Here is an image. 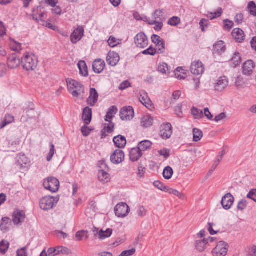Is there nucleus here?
Segmentation results:
<instances>
[{
	"instance_id": "nucleus-58",
	"label": "nucleus",
	"mask_w": 256,
	"mask_h": 256,
	"mask_svg": "<svg viewBox=\"0 0 256 256\" xmlns=\"http://www.w3.org/2000/svg\"><path fill=\"white\" fill-rule=\"evenodd\" d=\"M108 42V45L112 48H114L119 44L118 40H116L115 38L112 36H110L109 38Z\"/></svg>"
},
{
	"instance_id": "nucleus-22",
	"label": "nucleus",
	"mask_w": 256,
	"mask_h": 256,
	"mask_svg": "<svg viewBox=\"0 0 256 256\" xmlns=\"http://www.w3.org/2000/svg\"><path fill=\"white\" fill-rule=\"evenodd\" d=\"M7 63L9 68H16L20 66V60L16 54H12L8 58Z\"/></svg>"
},
{
	"instance_id": "nucleus-3",
	"label": "nucleus",
	"mask_w": 256,
	"mask_h": 256,
	"mask_svg": "<svg viewBox=\"0 0 256 256\" xmlns=\"http://www.w3.org/2000/svg\"><path fill=\"white\" fill-rule=\"evenodd\" d=\"M44 188L52 192L58 191L60 188V182L54 177H48L44 181Z\"/></svg>"
},
{
	"instance_id": "nucleus-25",
	"label": "nucleus",
	"mask_w": 256,
	"mask_h": 256,
	"mask_svg": "<svg viewBox=\"0 0 256 256\" xmlns=\"http://www.w3.org/2000/svg\"><path fill=\"white\" fill-rule=\"evenodd\" d=\"M16 162L20 168H26L29 164L30 160L24 154H20L16 156Z\"/></svg>"
},
{
	"instance_id": "nucleus-10",
	"label": "nucleus",
	"mask_w": 256,
	"mask_h": 256,
	"mask_svg": "<svg viewBox=\"0 0 256 256\" xmlns=\"http://www.w3.org/2000/svg\"><path fill=\"white\" fill-rule=\"evenodd\" d=\"M134 42L138 47L144 48L148 45V40L143 32L138 33L134 38Z\"/></svg>"
},
{
	"instance_id": "nucleus-23",
	"label": "nucleus",
	"mask_w": 256,
	"mask_h": 256,
	"mask_svg": "<svg viewBox=\"0 0 256 256\" xmlns=\"http://www.w3.org/2000/svg\"><path fill=\"white\" fill-rule=\"evenodd\" d=\"M254 67V62L251 60H248L245 62L243 65V71L244 74L250 76L253 72V70Z\"/></svg>"
},
{
	"instance_id": "nucleus-42",
	"label": "nucleus",
	"mask_w": 256,
	"mask_h": 256,
	"mask_svg": "<svg viewBox=\"0 0 256 256\" xmlns=\"http://www.w3.org/2000/svg\"><path fill=\"white\" fill-rule=\"evenodd\" d=\"M174 172L172 168L169 166L166 167L163 171V176L165 179L169 180L170 179L172 174Z\"/></svg>"
},
{
	"instance_id": "nucleus-20",
	"label": "nucleus",
	"mask_w": 256,
	"mask_h": 256,
	"mask_svg": "<svg viewBox=\"0 0 256 256\" xmlns=\"http://www.w3.org/2000/svg\"><path fill=\"white\" fill-rule=\"evenodd\" d=\"M106 66L105 62L102 59L95 60L92 64V69L94 72L100 74L104 70Z\"/></svg>"
},
{
	"instance_id": "nucleus-29",
	"label": "nucleus",
	"mask_w": 256,
	"mask_h": 256,
	"mask_svg": "<svg viewBox=\"0 0 256 256\" xmlns=\"http://www.w3.org/2000/svg\"><path fill=\"white\" fill-rule=\"evenodd\" d=\"M153 120V118L150 116L146 115L141 120V126L145 128H148L152 125Z\"/></svg>"
},
{
	"instance_id": "nucleus-19",
	"label": "nucleus",
	"mask_w": 256,
	"mask_h": 256,
	"mask_svg": "<svg viewBox=\"0 0 256 256\" xmlns=\"http://www.w3.org/2000/svg\"><path fill=\"white\" fill-rule=\"evenodd\" d=\"M232 35L234 39L237 42L241 43L244 40V31L240 28L234 29L232 31Z\"/></svg>"
},
{
	"instance_id": "nucleus-47",
	"label": "nucleus",
	"mask_w": 256,
	"mask_h": 256,
	"mask_svg": "<svg viewBox=\"0 0 256 256\" xmlns=\"http://www.w3.org/2000/svg\"><path fill=\"white\" fill-rule=\"evenodd\" d=\"M192 113L195 118H200L204 116V114L202 110L194 107L192 109Z\"/></svg>"
},
{
	"instance_id": "nucleus-37",
	"label": "nucleus",
	"mask_w": 256,
	"mask_h": 256,
	"mask_svg": "<svg viewBox=\"0 0 256 256\" xmlns=\"http://www.w3.org/2000/svg\"><path fill=\"white\" fill-rule=\"evenodd\" d=\"M14 120V116L10 114H8L6 116L4 120L0 124V128H2L6 126L7 124H8Z\"/></svg>"
},
{
	"instance_id": "nucleus-46",
	"label": "nucleus",
	"mask_w": 256,
	"mask_h": 256,
	"mask_svg": "<svg viewBox=\"0 0 256 256\" xmlns=\"http://www.w3.org/2000/svg\"><path fill=\"white\" fill-rule=\"evenodd\" d=\"M146 171V168L141 164L139 163L138 167L137 176L139 178L144 176Z\"/></svg>"
},
{
	"instance_id": "nucleus-53",
	"label": "nucleus",
	"mask_w": 256,
	"mask_h": 256,
	"mask_svg": "<svg viewBox=\"0 0 256 256\" xmlns=\"http://www.w3.org/2000/svg\"><path fill=\"white\" fill-rule=\"evenodd\" d=\"M180 22V19L177 16H173L168 21V24L172 26H176Z\"/></svg>"
},
{
	"instance_id": "nucleus-17",
	"label": "nucleus",
	"mask_w": 256,
	"mask_h": 256,
	"mask_svg": "<svg viewBox=\"0 0 256 256\" xmlns=\"http://www.w3.org/2000/svg\"><path fill=\"white\" fill-rule=\"evenodd\" d=\"M118 54L114 52H110L106 57V61L108 64L112 66H116L120 61Z\"/></svg>"
},
{
	"instance_id": "nucleus-51",
	"label": "nucleus",
	"mask_w": 256,
	"mask_h": 256,
	"mask_svg": "<svg viewBox=\"0 0 256 256\" xmlns=\"http://www.w3.org/2000/svg\"><path fill=\"white\" fill-rule=\"evenodd\" d=\"M245 82L242 76H238L236 82L235 86L238 88H242L244 87Z\"/></svg>"
},
{
	"instance_id": "nucleus-45",
	"label": "nucleus",
	"mask_w": 256,
	"mask_h": 256,
	"mask_svg": "<svg viewBox=\"0 0 256 256\" xmlns=\"http://www.w3.org/2000/svg\"><path fill=\"white\" fill-rule=\"evenodd\" d=\"M108 122L109 123L107 124V126L105 124L104 130H102V136H104V133L105 132L110 134L114 131V124L111 122V120Z\"/></svg>"
},
{
	"instance_id": "nucleus-62",
	"label": "nucleus",
	"mask_w": 256,
	"mask_h": 256,
	"mask_svg": "<svg viewBox=\"0 0 256 256\" xmlns=\"http://www.w3.org/2000/svg\"><path fill=\"white\" fill-rule=\"evenodd\" d=\"M86 125V124H85V125L82 126L81 128V132L83 136H88L90 134V130Z\"/></svg>"
},
{
	"instance_id": "nucleus-26",
	"label": "nucleus",
	"mask_w": 256,
	"mask_h": 256,
	"mask_svg": "<svg viewBox=\"0 0 256 256\" xmlns=\"http://www.w3.org/2000/svg\"><path fill=\"white\" fill-rule=\"evenodd\" d=\"M113 142L116 146L118 148H123L126 144V138L122 135L114 136L113 138Z\"/></svg>"
},
{
	"instance_id": "nucleus-8",
	"label": "nucleus",
	"mask_w": 256,
	"mask_h": 256,
	"mask_svg": "<svg viewBox=\"0 0 256 256\" xmlns=\"http://www.w3.org/2000/svg\"><path fill=\"white\" fill-rule=\"evenodd\" d=\"M120 117L122 120H130L134 117V110L132 106L124 107L120 111Z\"/></svg>"
},
{
	"instance_id": "nucleus-11",
	"label": "nucleus",
	"mask_w": 256,
	"mask_h": 256,
	"mask_svg": "<svg viewBox=\"0 0 256 256\" xmlns=\"http://www.w3.org/2000/svg\"><path fill=\"white\" fill-rule=\"evenodd\" d=\"M204 68L202 63L200 61L194 62L190 66L191 72L194 75H200L204 72Z\"/></svg>"
},
{
	"instance_id": "nucleus-59",
	"label": "nucleus",
	"mask_w": 256,
	"mask_h": 256,
	"mask_svg": "<svg viewBox=\"0 0 256 256\" xmlns=\"http://www.w3.org/2000/svg\"><path fill=\"white\" fill-rule=\"evenodd\" d=\"M169 194L176 196L182 200H184V194L179 192L177 190L172 189V188L170 190V192H169Z\"/></svg>"
},
{
	"instance_id": "nucleus-1",
	"label": "nucleus",
	"mask_w": 256,
	"mask_h": 256,
	"mask_svg": "<svg viewBox=\"0 0 256 256\" xmlns=\"http://www.w3.org/2000/svg\"><path fill=\"white\" fill-rule=\"evenodd\" d=\"M21 62L24 70L27 71L34 70L38 66V60L36 56L32 54H24Z\"/></svg>"
},
{
	"instance_id": "nucleus-24",
	"label": "nucleus",
	"mask_w": 256,
	"mask_h": 256,
	"mask_svg": "<svg viewBox=\"0 0 256 256\" xmlns=\"http://www.w3.org/2000/svg\"><path fill=\"white\" fill-rule=\"evenodd\" d=\"M142 156V151L138 147L132 148L130 152V159L132 162L138 161Z\"/></svg>"
},
{
	"instance_id": "nucleus-49",
	"label": "nucleus",
	"mask_w": 256,
	"mask_h": 256,
	"mask_svg": "<svg viewBox=\"0 0 256 256\" xmlns=\"http://www.w3.org/2000/svg\"><path fill=\"white\" fill-rule=\"evenodd\" d=\"M222 13V8H219L216 12H210L208 14V17L210 20H213L220 17Z\"/></svg>"
},
{
	"instance_id": "nucleus-30",
	"label": "nucleus",
	"mask_w": 256,
	"mask_h": 256,
	"mask_svg": "<svg viewBox=\"0 0 256 256\" xmlns=\"http://www.w3.org/2000/svg\"><path fill=\"white\" fill-rule=\"evenodd\" d=\"M78 66L80 70V74L84 76H87L88 74V72L86 62L80 60L78 62Z\"/></svg>"
},
{
	"instance_id": "nucleus-64",
	"label": "nucleus",
	"mask_w": 256,
	"mask_h": 256,
	"mask_svg": "<svg viewBox=\"0 0 256 256\" xmlns=\"http://www.w3.org/2000/svg\"><path fill=\"white\" fill-rule=\"evenodd\" d=\"M26 248L24 247L17 250V256H27Z\"/></svg>"
},
{
	"instance_id": "nucleus-27",
	"label": "nucleus",
	"mask_w": 256,
	"mask_h": 256,
	"mask_svg": "<svg viewBox=\"0 0 256 256\" xmlns=\"http://www.w3.org/2000/svg\"><path fill=\"white\" fill-rule=\"evenodd\" d=\"M92 117V109L88 107L84 108L83 110L82 120L86 124H88L90 122Z\"/></svg>"
},
{
	"instance_id": "nucleus-35",
	"label": "nucleus",
	"mask_w": 256,
	"mask_h": 256,
	"mask_svg": "<svg viewBox=\"0 0 256 256\" xmlns=\"http://www.w3.org/2000/svg\"><path fill=\"white\" fill-rule=\"evenodd\" d=\"M10 49L14 52H20L22 50V44L16 42L14 39L10 38Z\"/></svg>"
},
{
	"instance_id": "nucleus-39",
	"label": "nucleus",
	"mask_w": 256,
	"mask_h": 256,
	"mask_svg": "<svg viewBox=\"0 0 256 256\" xmlns=\"http://www.w3.org/2000/svg\"><path fill=\"white\" fill-rule=\"evenodd\" d=\"M241 57L238 52H236L231 59V62L232 66L235 68L241 63Z\"/></svg>"
},
{
	"instance_id": "nucleus-43",
	"label": "nucleus",
	"mask_w": 256,
	"mask_h": 256,
	"mask_svg": "<svg viewBox=\"0 0 256 256\" xmlns=\"http://www.w3.org/2000/svg\"><path fill=\"white\" fill-rule=\"evenodd\" d=\"M76 237L78 240H82L88 238V232L86 230H80L76 233Z\"/></svg>"
},
{
	"instance_id": "nucleus-61",
	"label": "nucleus",
	"mask_w": 256,
	"mask_h": 256,
	"mask_svg": "<svg viewBox=\"0 0 256 256\" xmlns=\"http://www.w3.org/2000/svg\"><path fill=\"white\" fill-rule=\"evenodd\" d=\"M7 68L4 63H0V78L4 76L6 73Z\"/></svg>"
},
{
	"instance_id": "nucleus-40",
	"label": "nucleus",
	"mask_w": 256,
	"mask_h": 256,
	"mask_svg": "<svg viewBox=\"0 0 256 256\" xmlns=\"http://www.w3.org/2000/svg\"><path fill=\"white\" fill-rule=\"evenodd\" d=\"M166 50L165 42L163 40L156 46L155 50L156 54H164Z\"/></svg>"
},
{
	"instance_id": "nucleus-28",
	"label": "nucleus",
	"mask_w": 256,
	"mask_h": 256,
	"mask_svg": "<svg viewBox=\"0 0 256 256\" xmlns=\"http://www.w3.org/2000/svg\"><path fill=\"white\" fill-rule=\"evenodd\" d=\"M12 226V220L8 217L2 218L0 221V229L2 231H6Z\"/></svg>"
},
{
	"instance_id": "nucleus-55",
	"label": "nucleus",
	"mask_w": 256,
	"mask_h": 256,
	"mask_svg": "<svg viewBox=\"0 0 256 256\" xmlns=\"http://www.w3.org/2000/svg\"><path fill=\"white\" fill-rule=\"evenodd\" d=\"M142 54L144 55L154 56L156 54V51L155 50V48L150 46L148 49L144 50Z\"/></svg>"
},
{
	"instance_id": "nucleus-36",
	"label": "nucleus",
	"mask_w": 256,
	"mask_h": 256,
	"mask_svg": "<svg viewBox=\"0 0 256 256\" xmlns=\"http://www.w3.org/2000/svg\"><path fill=\"white\" fill-rule=\"evenodd\" d=\"M207 244L208 240H206V238L202 240H198L196 242L195 246L197 250L202 252L205 250Z\"/></svg>"
},
{
	"instance_id": "nucleus-38",
	"label": "nucleus",
	"mask_w": 256,
	"mask_h": 256,
	"mask_svg": "<svg viewBox=\"0 0 256 256\" xmlns=\"http://www.w3.org/2000/svg\"><path fill=\"white\" fill-rule=\"evenodd\" d=\"M152 145V142L148 140H145L140 142L138 144V148H140V149L142 150V151H145L150 148Z\"/></svg>"
},
{
	"instance_id": "nucleus-32",
	"label": "nucleus",
	"mask_w": 256,
	"mask_h": 256,
	"mask_svg": "<svg viewBox=\"0 0 256 256\" xmlns=\"http://www.w3.org/2000/svg\"><path fill=\"white\" fill-rule=\"evenodd\" d=\"M118 111V109L116 106H110L107 112L105 120L106 122H110L114 117V116L117 113Z\"/></svg>"
},
{
	"instance_id": "nucleus-18",
	"label": "nucleus",
	"mask_w": 256,
	"mask_h": 256,
	"mask_svg": "<svg viewBox=\"0 0 256 256\" xmlns=\"http://www.w3.org/2000/svg\"><path fill=\"white\" fill-rule=\"evenodd\" d=\"M98 98V94L94 88H90V96L87 98L86 102L88 105L93 106L97 102Z\"/></svg>"
},
{
	"instance_id": "nucleus-57",
	"label": "nucleus",
	"mask_w": 256,
	"mask_h": 256,
	"mask_svg": "<svg viewBox=\"0 0 256 256\" xmlns=\"http://www.w3.org/2000/svg\"><path fill=\"white\" fill-rule=\"evenodd\" d=\"M162 16V10H155L154 14L153 17L154 20H160Z\"/></svg>"
},
{
	"instance_id": "nucleus-6",
	"label": "nucleus",
	"mask_w": 256,
	"mask_h": 256,
	"mask_svg": "<svg viewBox=\"0 0 256 256\" xmlns=\"http://www.w3.org/2000/svg\"><path fill=\"white\" fill-rule=\"evenodd\" d=\"M130 210L128 205L125 202L118 204L114 208L116 216L119 218H124L129 213Z\"/></svg>"
},
{
	"instance_id": "nucleus-16",
	"label": "nucleus",
	"mask_w": 256,
	"mask_h": 256,
	"mask_svg": "<svg viewBox=\"0 0 256 256\" xmlns=\"http://www.w3.org/2000/svg\"><path fill=\"white\" fill-rule=\"evenodd\" d=\"M84 30L82 27H78L72 33L70 40L72 44H76L80 41L84 36Z\"/></svg>"
},
{
	"instance_id": "nucleus-34",
	"label": "nucleus",
	"mask_w": 256,
	"mask_h": 256,
	"mask_svg": "<svg viewBox=\"0 0 256 256\" xmlns=\"http://www.w3.org/2000/svg\"><path fill=\"white\" fill-rule=\"evenodd\" d=\"M226 50V46L224 42L222 40L218 41L214 45V53L220 54L224 52Z\"/></svg>"
},
{
	"instance_id": "nucleus-41",
	"label": "nucleus",
	"mask_w": 256,
	"mask_h": 256,
	"mask_svg": "<svg viewBox=\"0 0 256 256\" xmlns=\"http://www.w3.org/2000/svg\"><path fill=\"white\" fill-rule=\"evenodd\" d=\"M193 140L194 142H197L200 140L203 136L202 132L198 128H194L193 129Z\"/></svg>"
},
{
	"instance_id": "nucleus-52",
	"label": "nucleus",
	"mask_w": 256,
	"mask_h": 256,
	"mask_svg": "<svg viewBox=\"0 0 256 256\" xmlns=\"http://www.w3.org/2000/svg\"><path fill=\"white\" fill-rule=\"evenodd\" d=\"M54 152H55L54 146L52 142H50V152L46 156V160L48 162H50L52 160V159L54 154Z\"/></svg>"
},
{
	"instance_id": "nucleus-31",
	"label": "nucleus",
	"mask_w": 256,
	"mask_h": 256,
	"mask_svg": "<svg viewBox=\"0 0 256 256\" xmlns=\"http://www.w3.org/2000/svg\"><path fill=\"white\" fill-rule=\"evenodd\" d=\"M98 178L100 182L103 184L107 183L110 181L109 174L104 170H100L98 173Z\"/></svg>"
},
{
	"instance_id": "nucleus-63",
	"label": "nucleus",
	"mask_w": 256,
	"mask_h": 256,
	"mask_svg": "<svg viewBox=\"0 0 256 256\" xmlns=\"http://www.w3.org/2000/svg\"><path fill=\"white\" fill-rule=\"evenodd\" d=\"M151 38L152 41V42L156 44V46L163 40L162 39L160 36L156 34H153Z\"/></svg>"
},
{
	"instance_id": "nucleus-13",
	"label": "nucleus",
	"mask_w": 256,
	"mask_h": 256,
	"mask_svg": "<svg viewBox=\"0 0 256 256\" xmlns=\"http://www.w3.org/2000/svg\"><path fill=\"white\" fill-rule=\"evenodd\" d=\"M228 84V80L226 76L220 77L214 84V89L216 90L221 92L227 87Z\"/></svg>"
},
{
	"instance_id": "nucleus-5",
	"label": "nucleus",
	"mask_w": 256,
	"mask_h": 256,
	"mask_svg": "<svg viewBox=\"0 0 256 256\" xmlns=\"http://www.w3.org/2000/svg\"><path fill=\"white\" fill-rule=\"evenodd\" d=\"M228 246L223 241L218 243L216 247L212 250L214 256H225L228 252Z\"/></svg>"
},
{
	"instance_id": "nucleus-12",
	"label": "nucleus",
	"mask_w": 256,
	"mask_h": 256,
	"mask_svg": "<svg viewBox=\"0 0 256 256\" xmlns=\"http://www.w3.org/2000/svg\"><path fill=\"white\" fill-rule=\"evenodd\" d=\"M124 158V154L122 150H116L110 156L111 162L114 164L121 163Z\"/></svg>"
},
{
	"instance_id": "nucleus-14",
	"label": "nucleus",
	"mask_w": 256,
	"mask_h": 256,
	"mask_svg": "<svg viewBox=\"0 0 256 256\" xmlns=\"http://www.w3.org/2000/svg\"><path fill=\"white\" fill-rule=\"evenodd\" d=\"M139 99L140 102L148 108L152 110L153 108L152 101L148 98L147 92L144 91L140 92Z\"/></svg>"
},
{
	"instance_id": "nucleus-21",
	"label": "nucleus",
	"mask_w": 256,
	"mask_h": 256,
	"mask_svg": "<svg viewBox=\"0 0 256 256\" xmlns=\"http://www.w3.org/2000/svg\"><path fill=\"white\" fill-rule=\"evenodd\" d=\"M172 133V126L170 124L167 123L162 126L160 134L164 138H169Z\"/></svg>"
},
{
	"instance_id": "nucleus-4",
	"label": "nucleus",
	"mask_w": 256,
	"mask_h": 256,
	"mask_svg": "<svg viewBox=\"0 0 256 256\" xmlns=\"http://www.w3.org/2000/svg\"><path fill=\"white\" fill-rule=\"evenodd\" d=\"M58 201V198H57L46 196L40 199V206L41 209L44 210H50L53 208L54 204Z\"/></svg>"
},
{
	"instance_id": "nucleus-56",
	"label": "nucleus",
	"mask_w": 256,
	"mask_h": 256,
	"mask_svg": "<svg viewBox=\"0 0 256 256\" xmlns=\"http://www.w3.org/2000/svg\"><path fill=\"white\" fill-rule=\"evenodd\" d=\"M234 22L232 21L228 20H224V27L225 30H230L232 27L234 26Z\"/></svg>"
},
{
	"instance_id": "nucleus-33",
	"label": "nucleus",
	"mask_w": 256,
	"mask_h": 256,
	"mask_svg": "<svg viewBox=\"0 0 256 256\" xmlns=\"http://www.w3.org/2000/svg\"><path fill=\"white\" fill-rule=\"evenodd\" d=\"M112 234V230L108 228L106 230H100L98 232V238L100 240H104L110 237Z\"/></svg>"
},
{
	"instance_id": "nucleus-50",
	"label": "nucleus",
	"mask_w": 256,
	"mask_h": 256,
	"mask_svg": "<svg viewBox=\"0 0 256 256\" xmlns=\"http://www.w3.org/2000/svg\"><path fill=\"white\" fill-rule=\"evenodd\" d=\"M250 14L252 15L256 16V4L254 2H250L248 6Z\"/></svg>"
},
{
	"instance_id": "nucleus-2",
	"label": "nucleus",
	"mask_w": 256,
	"mask_h": 256,
	"mask_svg": "<svg viewBox=\"0 0 256 256\" xmlns=\"http://www.w3.org/2000/svg\"><path fill=\"white\" fill-rule=\"evenodd\" d=\"M66 82L68 90L72 96L78 98L84 92V88L82 84L74 80H67Z\"/></svg>"
},
{
	"instance_id": "nucleus-9",
	"label": "nucleus",
	"mask_w": 256,
	"mask_h": 256,
	"mask_svg": "<svg viewBox=\"0 0 256 256\" xmlns=\"http://www.w3.org/2000/svg\"><path fill=\"white\" fill-rule=\"evenodd\" d=\"M234 202V198L230 193L226 194L222 198L221 204L222 208L226 210H230Z\"/></svg>"
},
{
	"instance_id": "nucleus-44",
	"label": "nucleus",
	"mask_w": 256,
	"mask_h": 256,
	"mask_svg": "<svg viewBox=\"0 0 256 256\" xmlns=\"http://www.w3.org/2000/svg\"><path fill=\"white\" fill-rule=\"evenodd\" d=\"M9 242L6 240H2L0 242V252L2 254H4L8 249Z\"/></svg>"
},
{
	"instance_id": "nucleus-15",
	"label": "nucleus",
	"mask_w": 256,
	"mask_h": 256,
	"mask_svg": "<svg viewBox=\"0 0 256 256\" xmlns=\"http://www.w3.org/2000/svg\"><path fill=\"white\" fill-rule=\"evenodd\" d=\"M26 216L23 211L16 210L12 214V222L15 224H22L25 220Z\"/></svg>"
},
{
	"instance_id": "nucleus-60",
	"label": "nucleus",
	"mask_w": 256,
	"mask_h": 256,
	"mask_svg": "<svg viewBox=\"0 0 256 256\" xmlns=\"http://www.w3.org/2000/svg\"><path fill=\"white\" fill-rule=\"evenodd\" d=\"M146 210L144 206H140L137 210V214L140 217H143L146 215Z\"/></svg>"
},
{
	"instance_id": "nucleus-48",
	"label": "nucleus",
	"mask_w": 256,
	"mask_h": 256,
	"mask_svg": "<svg viewBox=\"0 0 256 256\" xmlns=\"http://www.w3.org/2000/svg\"><path fill=\"white\" fill-rule=\"evenodd\" d=\"M248 204V200L246 199H242L238 202L237 205V209L240 211L244 210L247 206Z\"/></svg>"
},
{
	"instance_id": "nucleus-54",
	"label": "nucleus",
	"mask_w": 256,
	"mask_h": 256,
	"mask_svg": "<svg viewBox=\"0 0 256 256\" xmlns=\"http://www.w3.org/2000/svg\"><path fill=\"white\" fill-rule=\"evenodd\" d=\"M246 198L256 202V189L251 190L247 194Z\"/></svg>"
},
{
	"instance_id": "nucleus-7",
	"label": "nucleus",
	"mask_w": 256,
	"mask_h": 256,
	"mask_svg": "<svg viewBox=\"0 0 256 256\" xmlns=\"http://www.w3.org/2000/svg\"><path fill=\"white\" fill-rule=\"evenodd\" d=\"M45 15L46 14L44 8L41 6H38L33 9L32 16L34 20L39 23L40 21L42 22H44Z\"/></svg>"
}]
</instances>
